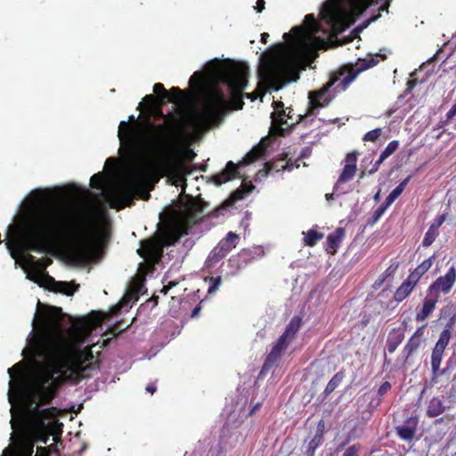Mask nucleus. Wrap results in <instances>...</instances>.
I'll use <instances>...</instances> for the list:
<instances>
[{
  "instance_id": "obj_1",
  "label": "nucleus",
  "mask_w": 456,
  "mask_h": 456,
  "mask_svg": "<svg viewBox=\"0 0 456 456\" xmlns=\"http://www.w3.org/2000/svg\"><path fill=\"white\" fill-rule=\"evenodd\" d=\"M248 68L243 64L224 66L217 60L208 61L205 71H196L189 84L202 94L201 105L185 118L184 127L175 116H165L160 110L155 115L164 118V124L154 125L147 121L143 126H129L122 121L118 136L122 146L133 151H146L152 157L151 162H139L133 170V179L137 183L156 174L167 176L176 187L185 185V175L191 174L183 159L191 161L195 153L191 150L183 157L175 144V134L192 133L199 135L218 122L230 107L243 108L242 91L248 84ZM183 190L185 188H183Z\"/></svg>"
},
{
  "instance_id": "obj_2",
  "label": "nucleus",
  "mask_w": 456,
  "mask_h": 456,
  "mask_svg": "<svg viewBox=\"0 0 456 456\" xmlns=\"http://www.w3.org/2000/svg\"><path fill=\"white\" fill-rule=\"evenodd\" d=\"M28 208V215L22 227L12 224L8 232L13 233L12 241L6 242L11 256L17 265L22 261L26 278L40 287L71 296L79 285L67 281H55L45 273L46 265L35 262L32 256H24V251H43L46 244L56 235L65 232L77 260L87 262L100 253L104 232L95 220L96 211L87 201L65 205L55 202L45 191L35 190Z\"/></svg>"
},
{
  "instance_id": "obj_3",
  "label": "nucleus",
  "mask_w": 456,
  "mask_h": 456,
  "mask_svg": "<svg viewBox=\"0 0 456 456\" xmlns=\"http://www.w3.org/2000/svg\"><path fill=\"white\" fill-rule=\"evenodd\" d=\"M321 20L317 21L313 14L305 17L300 27H294L290 33L284 34V38L292 40L275 60L261 67L258 76L261 83L256 91L245 94L251 101L263 97L265 86L279 90L286 83L297 80L296 68L301 61L313 55L319 49H326L339 33L349 27L351 14L342 6L338 0H330L321 11Z\"/></svg>"
},
{
  "instance_id": "obj_4",
  "label": "nucleus",
  "mask_w": 456,
  "mask_h": 456,
  "mask_svg": "<svg viewBox=\"0 0 456 456\" xmlns=\"http://www.w3.org/2000/svg\"><path fill=\"white\" fill-rule=\"evenodd\" d=\"M378 62L379 61L375 60L373 56H369L359 60L354 64H348L340 68L321 90L309 93L312 109L322 106L321 101H326L325 94L330 86H334L337 91L346 90L361 72L377 65Z\"/></svg>"
},
{
  "instance_id": "obj_5",
  "label": "nucleus",
  "mask_w": 456,
  "mask_h": 456,
  "mask_svg": "<svg viewBox=\"0 0 456 456\" xmlns=\"http://www.w3.org/2000/svg\"><path fill=\"white\" fill-rule=\"evenodd\" d=\"M300 327L301 319L298 316H294L287 325L284 333L280 337L276 345L267 355L262 372L268 370L275 364L281 354L287 349L289 343L293 340Z\"/></svg>"
},
{
  "instance_id": "obj_6",
  "label": "nucleus",
  "mask_w": 456,
  "mask_h": 456,
  "mask_svg": "<svg viewBox=\"0 0 456 456\" xmlns=\"http://www.w3.org/2000/svg\"><path fill=\"white\" fill-rule=\"evenodd\" d=\"M451 339V331L448 329L444 330L439 338L435 345L431 354V369L433 377L431 381L436 383V379L445 373V370H440L441 362L443 359L444 352Z\"/></svg>"
},
{
  "instance_id": "obj_7",
  "label": "nucleus",
  "mask_w": 456,
  "mask_h": 456,
  "mask_svg": "<svg viewBox=\"0 0 456 456\" xmlns=\"http://www.w3.org/2000/svg\"><path fill=\"white\" fill-rule=\"evenodd\" d=\"M238 239L239 236L236 233L232 232H228L227 236L210 252L206 261V265L210 267L223 259L232 248L236 247Z\"/></svg>"
},
{
  "instance_id": "obj_8",
  "label": "nucleus",
  "mask_w": 456,
  "mask_h": 456,
  "mask_svg": "<svg viewBox=\"0 0 456 456\" xmlns=\"http://www.w3.org/2000/svg\"><path fill=\"white\" fill-rule=\"evenodd\" d=\"M274 111L271 114L272 118V130L274 134L279 135H284L285 131L288 127L293 126L296 123L289 124L287 119H292V110L289 109V111L283 109V102H273Z\"/></svg>"
},
{
  "instance_id": "obj_9",
  "label": "nucleus",
  "mask_w": 456,
  "mask_h": 456,
  "mask_svg": "<svg viewBox=\"0 0 456 456\" xmlns=\"http://www.w3.org/2000/svg\"><path fill=\"white\" fill-rule=\"evenodd\" d=\"M137 252L142 257L152 263H158L162 256V248L154 240L141 241V248Z\"/></svg>"
},
{
  "instance_id": "obj_10",
  "label": "nucleus",
  "mask_w": 456,
  "mask_h": 456,
  "mask_svg": "<svg viewBox=\"0 0 456 456\" xmlns=\"http://www.w3.org/2000/svg\"><path fill=\"white\" fill-rule=\"evenodd\" d=\"M356 161H357V152H350L345 158V166L340 174L338 182L334 186V191H338L339 184L342 183H346L353 179L356 172Z\"/></svg>"
},
{
  "instance_id": "obj_11",
  "label": "nucleus",
  "mask_w": 456,
  "mask_h": 456,
  "mask_svg": "<svg viewBox=\"0 0 456 456\" xmlns=\"http://www.w3.org/2000/svg\"><path fill=\"white\" fill-rule=\"evenodd\" d=\"M456 281V269L452 266L445 275L436 279V281L429 287V292H444L447 293L451 290L452 287Z\"/></svg>"
},
{
  "instance_id": "obj_12",
  "label": "nucleus",
  "mask_w": 456,
  "mask_h": 456,
  "mask_svg": "<svg viewBox=\"0 0 456 456\" xmlns=\"http://www.w3.org/2000/svg\"><path fill=\"white\" fill-rule=\"evenodd\" d=\"M418 420L415 418L408 419L403 425L396 428L398 436L406 441H411L415 435Z\"/></svg>"
},
{
  "instance_id": "obj_13",
  "label": "nucleus",
  "mask_w": 456,
  "mask_h": 456,
  "mask_svg": "<svg viewBox=\"0 0 456 456\" xmlns=\"http://www.w3.org/2000/svg\"><path fill=\"white\" fill-rule=\"evenodd\" d=\"M236 170H237V166L233 162L229 161L226 164L225 168L221 173L215 175L212 177V179L216 184L221 185L222 183L228 182V181L232 180V178H234L236 176V173H237Z\"/></svg>"
},
{
  "instance_id": "obj_14",
  "label": "nucleus",
  "mask_w": 456,
  "mask_h": 456,
  "mask_svg": "<svg viewBox=\"0 0 456 456\" xmlns=\"http://www.w3.org/2000/svg\"><path fill=\"white\" fill-rule=\"evenodd\" d=\"M424 334V326L419 328L404 346L406 357H410L420 346Z\"/></svg>"
},
{
  "instance_id": "obj_15",
  "label": "nucleus",
  "mask_w": 456,
  "mask_h": 456,
  "mask_svg": "<svg viewBox=\"0 0 456 456\" xmlns=\"http://www.w3.org/2000/svg\"><path fill=\"white\" fill-rule=\"evenodd\" d=\"M351 11V14L359 16L370 5L377 3V0H344Z\"/></svg>"
},
{
  "instance_id": "obj_16",
  "label": "nucleus",
  "mask_w": 456,
  "mask_h": 456,
  "mask_svg": "<svg viewBox=\"0 0 456 456\" xmlns=\"http://www.w3.org/2000/svg\"><path fill=\"white\" fill-rule=\"evenodd\" d=\"M204 211V203L201 200L191 199L189 206L183 216L186 221H191Z\"/></svg>"
},
{
  "instance_id": "obj_17",
  "label": "nucleus",
  "mask_w": 456,
  "mask_h": 456,
  "mask_svg": "<svg viewBox=\"0 0 456 456\" xmlns=\"http://www.w3.org/2000/svg\"><path fill=\"white\" fill-rule=\"evenodd\" d=\"M268 139H263L258 145L254 147L249 152L246 154V156L243 158V160L240 164L247 165L249 163H252L256 159H258L261 155L264 154L265 149H266V142Z\"/></svg>"
},
{
  "instance_id": "obj_18",
  "label": "nucleus",
  "mask_w": 456,
  "mask_h": 456,
  "mask_svg": "<svg viewBox=\"0 0 456 456\" xmlns=\"http://www.w3.org/2000/svg\"><path fill=\"white\" fill-rule=\"evenodd\" d=\"M416 283L417 282L414 280H411V278L409 276L408 279L403 281V284L395 291L394 296L395 300L401 302L406 298L413 289Z\"/></svg>"
},
{
  "instance_id": "obj_19",
  "label": "nucleus",
  "mask_w": 456,
  "mask_h": 456,
  "mask_svg": "<svg viewBox=\"0 0 456 456\" xmlns=\"http://www.w3.org/2000/svg\"><path fill=\"white\" fill-rule=\"evenodd\" d=\"M436 301H437V297H427L424 301L421 310L416 315V320L418 322L425 321L430 315V314L434 311Z\"/></svg>"
},
{
  "instance_id": "obj_20",
  "label": "nucleus",
  "mask_w": 456,
  "mask_h": 456,
  "mask_svg": "<svg viewBox=\"0 0 456 456\" xmlns=\"http://www.w3.org/2000/svg\"><path fill=\"white\" fill-rule=\"evenodd\" d=\"M345 235L344 230L341 228L337 229L334 232L330 233L327 238L328 248L327 250L334 254L337 251V248L341 242Z\"/></svg>"
},
{
  "instance_id": "obj_21",
  "label": "nucleus",
  "mask_w": 456,
  "mask_h": 456,
  "mask_svg": "<svg viewBox=\"0 0 456 456\" xmlns=\"http://www.w3.org/2000/svg\"><path fill=\"white\" fill-rule=\"evenodd\" d=\"M398 145L399 143L397 141L390 142L386 147V149L381 152L379 159L376 161L374 165V167L371 170H370L369 173L373 174L374 172H376L379 165L397 150Z\"/></svg>"
},
{
  "instance_id": "obj_22",
  "label": "nucleus",
  "mask_w": 456,
  "mask_h": 456,
  "mask_svg": "<svg viewBox=\"0 0 456 456\" xmlns=\"http://www.w3.org/2000/svg\"><path fill=\"white\" fill-rule=\"evenodd\" d=\"M435 256H432L428 259L424 260L409 276L411 280H414L416 282L419 280V278L426 273L430 267L432 266L433 259Z\"/></svg>"
},
{
  "instance_id": "obj_23",
  "label": "nucleus",
  "mask_w": 456,
  "mask_h": 456,
  "mask_svg": "<svg viewBox=\"0 0 456 456\" xmlns=\"http://www.w3.org/2000/svg\"><path fill=\"white\" fill-rule=\"evenodd\" d=\"M444 411V406L441 399L433 398L430 400L427 409V414L429 417H436L442 414Z\"/></svg>"
},
{
  "instance_id": "obj_24",
  "label": "nucleus",
  "mask_w": 456,
  "mask_h": 456,
  "mask_svg": "<svg viewBox=\"0 0 456 456\" xmlns=\"http://www.w3.org/2000/svg\"><path fill=\"white\" fill-rule=\"evenodd\" d=\"M404 338L403 334L399 330H394L389 334L387 341V350L390 354L394 353L397 346L403 342Z\"/></svg>"
},
{
  "instance_id": "obj_25",
  "label": "nucleus",
  "mask_w": 456,
  "mask_h": 456,
  "mask_svg": "<svg viewBox=\"0 0 456 456\" xmlns=\"http://www.w3.org/2000/svg\"><path fill=\"white\" fill-rule=\"evenodd\" d=\"M282 161H283V159H281L275 163H270V162L265 163V168L262 170H259L258 175L266 176L268 175V173L273 169H275L277 172L280 170H284V169L291 170V167L289 166L288 163L286 165H282V164L280 165V163H281Z\"/></svg>"
},
{
  "instance_id": "obj_26",
  "label": "nucleus",
  "mask_w": 456,
  "mask_h": 456,
  "mask_svg": "<svg viewBox=\"0 0 456 456\" xmlns=\"http://www.w3.org/2000/svg\"><path fill=\"white\" fill-rule=\"evenodd\" d=\"M410 180V177H407L403 182L399 183V185L395 188L389 195L387 197V206H390L403 191L404 188L406 187L408 182Z\"/></svg>"
},
{
  "instance_id": "obj_27",
  "label": "nucleus",
  "mask_w": 456,
  "mask_h": 456,
  "mask_svg": "<svg viewBox=\"0 0 456 456\" xmlns=\"http://www.w3.org/2000/svg\"><path fill=\"white\" fill-rule=\"evenodd\" d=\"M305 235L304 241L307 246H314L317 243L318 240H322L323 235L322 233H318L314 230H310L306 233L303 232Z\"/></svg>"
},
{
  "instance_id": "obj_28",
  "label": "nucleus",
  "mask_w": 456,
  "mask_h": 456,
  "mask_svg": "<svg viewBox=\"0 0 456 456\" xmlns=\"http://www.w3.org/2000/svg\"><path fill=\"white\" fill-rule=\"evenodd\" d=\"M105 176L102 173L94 175L90 179L91 186L97 190H103L105 187Z\"/></svg>"
},
{
  "instance_id": "obj_29",
  "label": "nucleus",
  "mask_w": 456,
  "mask_h": 456,
  "mask_svg": "<svg viewBox=\"0 0 456 456\" xmlns=\"http://www.w3.org/2000/svg\"><path fill=\"white\" fill-rule=\"evenodd\" d=\"M166 101L181 103L183 101L182 90L178 87H172L170 89V95L167 94V99H166Z\"/></svg>"
},
{
  "instance_id": "obj_30",
  "label": "nucleus",
  "mask_w": 456,
  "mask_h": 456,
  "mask_svg": "<svg viewBox=\"0 0 456 456\" xmlns=\"http://www.w3.org/2000/svg\"><path fill=\"white\" fill-rule=\"evenodd\" d=\"M137 297L134 296V293H130L129 295H126V297H124L122 298V300L118 304L116 305L115 306H113L111 308V314L112 315H115V314H118V312L121 310V308L127 305L129 301L131 300H136Z\"/></svg>"
},
{
  "instance_id": "obj_31",
  "label": "nucleus",
  "mask_w": 456,
  "mask_h": 456,
  "mask_svg": "<svg viewBox=\"0 0 456 456\" xmlns=\"http://www.w3.org/2000/svg\"><path fill=\"white\" fill-rule=\"evenodd\" d=\"M437 235H438L437 230H436L430 226L425 234V237H424V240L422 242L423 246L429 247L435 241Z\"/></svg>"
},
{
  "instance_id": "obj_32",
  "label": "nucleus",
  "mask_w": 456,
  "mask_h": 456,
  "mask_svg": "<svg viewBox=\"0 0 456 456\" xmlns=\"http://www.w3.org/2000/svg\"><path fill=\"white\" fill-rule=\"evenodd\" d=\"M341 380H342L341 375H339L338 373L334 375L333 378L327 384L325 390H324V394L329 395L331 392H333L335 390V388L338 386V384L341 382Z\"/></svg>"
},
{
  "instance_id": "obj_33",
  "label": "nucleus",
  "mask_w": 456,
  "mask_h": 456,
  "mask_svg": "<svg viewBox=\"0 0 456 456\" xmlns=\"http://www.w3.org/2000/svg\"><path fill=\"white\" fill-rule=\"evenodd\" d=\"M153 91L155 94H159V101L161 103L166 102V99H167V92L162 84H160V83L155 84L153 86Z\"/></svg>"
},
{
  "instance_id": "obj_34",
  "label": "nucleus",
  "mask_w": 456,
  "mask_h": 456,
  "mask_svg": "<svg viewBox=\"0 0 456 456\" xmlns=\"http://www.w3.org/2000/svg\"><path fill=\"white\" fill-rule=\"evenodd\" d=\"M221 282H222V279L220 276H217V277H211L209 279V288L208 289V294H213L215 293L216 291L218 290L220 285H221Z\"/></svg>"
},
{
  "instance_id": "obj_35",
  "label": "nucleus",
  "mask_w": 456,
  "mask_h": 456,
  "mask_svg": "<svg viewBox=\"0 0 456 456\" xmlns=\"http://www.w3.org/2000/svg\"><path fill=\"white\" fill-rule=\"evenodd\" d=\"M382 134L381 128H376L365 134L363 140L367 142H375Z\"/></svg>"
},
{
  "instance_id": "obj_36",
  "label": "nucleus",
  "mask_w": 456,
  "mask_h": 456,
  "mask_svg": "<svg viewBox=\"0 0 456 456\" xmlns=\"http://www.w3.org/2000/svg\"><path fill=\"white\" fill-rule=\"evenodd\" d=\"M359 452V446L358 445H352L349 446L345 452L343 453V456H358Z\"/></svg>"
},
{
  "instance_id": "obj_37",
  "label": "nucleus",
  "mask_w": 456,
  "mask_h": 456,
  "mask_svg": "<svg viewBox=\"0 0 456 456\" xmlns=\"http://www.w3.org/2000/svg\"><path fill=\"white\" fill-rule=\"evenodd\" d=\"M155 96L152 94H148L143 98L144 103L147 105L148 108L153 110L154 104H155Z\"/></svg>"
},
{
  "instance_id": "obj_38",
  "label": "nucleus",
  "mask_w": 456,
  "mask_h": 456,
  "mask_svg": "<svg viewBox=\"0 0 456 456\" xmlns=\"http://www.w3.org/2000/svg\"><path fill=\"white\" fill-rule=\"evenodd\" d=\"M444 221L445 215H441L434 221V223L430 226L436 230H438V228L443 224Z\"/></svg>"
},
{
  "instance_id": "obj_39",
  "label": "nucleus",
  "mask_w": 456,
  "mask_h": 456,
  "mask_svg": "<svg viewBox=\"0 0 456 456\" xmlns=\"http://www.w3.org/2000/svg\"><path fill=\"white\" fill-rule=\"evenodd\" d=\"M455 116H456V102L452 106L450 110L447 112V114H446V120L450 121Z\"/></svg>"
},
{
  "instance_id": "obj_40",
  "label": "nucleus",
  "mask_w": 456,
  "mask_h": 456,
  "mask_svg": "<svg viewBox=\"0 0 456 456\" xmlns=\"http://www.w3.org/2000/svg\"><path fill=\"white\" fill-rule=\"evenodd\" d=\"M389 206H387V201L385 200V203L380 206L375 212V217L376 218H379L380 217L383 213L385 212V210L388 208Z\"/></svg>"
},
{
  "instance_id": "obj_41",
  "label": "nucleus",
  "mask_w": 456,
  "mask_h": 456,
  "mask_svg": "<svg viewBox=\"0 0 456 456\" xmlns=\"http://www.w3.org/2000/svg\"><path fill=\"white\" fill-rule=\"evenodd\" d=\"M391 387V385L389 382H385L383 383L379 389V395H384L385 393H387L388 391V389Z\"/></svg>"
},
{
  "instance_id": "obj_42",
  "label": "nucleus",
  "mask_w": 456,
  "mask_h": 456,
  "mask_svg": "<svg viewBox=\"0 0 456 456\" xmlns=\"http://www.w3.org/2000/svg\"><path fill=\"white\" fill-rule=\"evenodd\" d=\"M265 0H257L256 6L255 7V9L256 10L257 12H262L265 10Z\"/></svg>"
},
{
  "instance_id": "obj_43",
  "label": "nucleus",
  "mask_w": 456,
  "mask_h": 456,
  "mask_svg": "<svg viewBox=\"0 0 456 456\" xmlns=\"http://www.w3.org/2000/svg\"><path fill=\"white\" fill-rule=\"evenodd\" d=\"M321 436H322L321 435H319V436H318V438H317V436H315V437H314V438L310 442L309 446H310L311 448H314V447H316V446H317V444H318V443H319V441H320V439H321Z\"/></svg>"
},
{
  "instance_id": "obj_44",
  "label": "nucleus",
  "mask_w": 456,
  "mask_h": 456,
  "mask_svg": "<svg viewBox=\"0 0 456 456\" xmlns=\"http://www.w3.org/2000/svg\"><path fill=\"white\" fill-rule=\"evenodd\" d=\"M157 387H156V385L151 383V384H149L147 387H146V391L151 393V395L156 391Z\"/></svg>"
},
{
  "instance_id": "obj_45",
  "label": "nucleus",
  "mask_w": 456,
  "mask_h": 456,
  "mask_svg": "<svg viewBox=\"0 0 456 456\" xmlns=\"http://www.w3.org/2000/svg\"><path fill=\"white\" fill-rule=\"evenodd\" d=\"M118 325H119V323H118L117 325L112 327L111 330H110V333L113 334L114 336H117L118 333L121 332V330H118Z\"/></svg>"
},
{
  "instance_id": "obj_46",
  "label": "nucleus",
  "mask_w": 456,
  "mask_h": 456,
  "mask_svg": "<svg viewBox=\"0 0 456 456\" xmlns=\"http://www.w3.org/2000/svg\"><path fill=\"white\" fill-rule=\"evenodd\" d=\"M115 159H112V158H109L106 162H105V167L108 166V165H111V167H114L115 166Z\"/></svg>"
},
{
  "instance_id": "obj_47",
  "label": "nucleus",
  "mask_w": 456,
  "mask_h": 456,
  "mask_svg": "<svg viewBox=\"0 0 456 456\" xmlns=\"http://www.w3.org/2000/svg\"><path fill=\"white\" fill-rule=\"evenodd\" d=\"M269 37V34L268 33H263L261 35V41L262 43H266L267 42V38Z\"/></svg>"
},
{
  "instance_id": "obj_48",
  "label": "nucleus",
  "mask_w": 456,
  "mask_h": 456,
  "mask_svg": "<svg viewBox=\"0 0 456 456\" xmlns=\"http://www.w3.org/2000/svg\"><path fill=\"white\" fill-rule=\"evenodd\" d=\"M200 311V306L195 307L194 310L192 311V314H191L192 317L197 316L199 314Z\"/></svg>"
},
{
  "instance_id": "obj_49",
  "label": "nucleus",
  "mask_w": 456,
  "mask_h": 456,
  "mask_svg": "<svg viewBox=\"0 0 456 456\" xmlns=\"http://www.w3.org/2000/svg\"><path fill=\"white\" fill-rule=\"evenodd\" d=\"M407 85H408V89H411L416 85V81L411 80L407 83Z\"/></svg>"
},
{
  "instance_id": "obj_50",
  "label": "nucleus",
  "mask_w": 456,
  "mask_h": 456,
  "mask_svg": "<svg viewBox=\"0 0 456 456\" xmlns=\"http://www.w3.org/2000/svg\"><path fill=\"white\" fill-rule=\"evenodd\" d=\"M326 199H327L328 200H330L333 199V194H330V193L326 194Z\"/></svg>"
},
{
  "instance_id": "obj_51",
  "label": "nucleus",
  "mask_w": 456,
  "mask_h": 456,
  "mask_svg": "<svg viewBox=\"0 0 456 456\" xmlns=\"http://www.w3.org/2000/svg\"><path fill=\"white\" fill-rule=\"evenodd\" d=\"M118 191H125V190H126V188H125V186H124V185H118Z\"/></svg>"
},
{
  "instance_id": "obj_52",
  "label": "nucleus",
  "mask_w": 456,
  "mask_h": 456,
  "mask_svg": "<svg viewBox=\"0 0 456 456\" xmlns=\"http://www.w3.org/2000/svg\"><path fill=\"white\" fill-rule=\"evenodd\" d=\"M108 343H109V339L103 340L102 346H107Z\"/></svg>"
},
{
  "instance_id": "obj_53",
  "label": "nucleus",
  "mask_w": 456,
  "mask_h": 456,
  "mask_svg": "<svg viewBox=\"0 0 456 456\" xmlns=\"http://www.w3.org/2000/svg\"><path fill=\"white\" fill-rule=\"evenodd\" d=\"M150 197V194L147 193V195L143 198L144 200H147Z\"/></svg>"
},
{
  "instance_id": "obj_54",
  "label": "nucleus",
  "mask_w": 456,
  "mask_h": 456,
  "mask_svg": "<svg viewBox=\"0 0 456 456\" xmlns=\"http://www.w3.org/2000/svg\"><path fill=\"white\" fill-rule=\"evenodd\" d=\"M381 9H382V11L387 10V6H383Z\"/></svg>"
},
{
  "instance_id": "obj_55",
  "label": "nucleus",
  "mask_w": 456,
  "mask_h": 456,
  "mask_svg": "<svg viewBox=\"0 0 456 456\" xmlns=\"http://www.w3.org/2000/svg\"><path fill=\"white\" fill-rule=\"evenodd\" d=\"M380 56H381L382 60L386 59V55H380Z\"/></svg>"
},
{
  "instance_id": "obj_56",
  "label": "nucleus",
  "mask_w": 456,
  "mask_h": 456,
  "mask_svg": "<svg viewBox=\"0 0 456 456\" xmlns=\"http://www.w3.org/2000/svg\"><path fill=\"white\" fill-rule=\"evenodd\" d=\"M129 118H130V120H134V116H130Z\"/></svg>"
},
{
  "instance_id": "obj_57",
  "label": "nucleus",
  "mask_w": 456,
  "mask_h": 456,
  "mask_svg": "<svg viewBox=\"0 0 456 456\" xmlns=\"http://www.w3.org/2000/svg\"><path fill=\"white\" fill-rule=\"evenodd\" d=\"M142 102L139 103L138 108H141V107H142Z\"/></svg>"
},
{
  "instance_id": "obj_58",
  "label": "nucleus",
  "mask_w": 456,
  "mask_h": 456,
  "mask_svg": "<svg viewBox=\"0 0 456 456\" xmlns=\"http://www.w3.org/2000/svg\"><path fill=\"white\" fill-rule=\"evenodd\" d=\"M379 198V193L376 194L375 199L377 200Z\"/></svg>"
}]
</instances>
